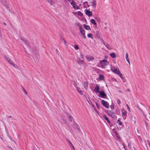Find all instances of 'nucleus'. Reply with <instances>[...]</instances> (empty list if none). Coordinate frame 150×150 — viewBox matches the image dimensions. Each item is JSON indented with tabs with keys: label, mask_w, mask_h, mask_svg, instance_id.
Returning a JSON list of instances; mask_svg holds the SVG:
<instances>
[{
	"label": "nucleus",
	"mask_w": 150,
	"mask_h": 150,
	"mask_svg": "<svg viewBox=\"0 0 150 150\" xmlns=\"http://www.w3.org/2000/svg\"><path fill=\"white\" fill-rule=\"evenodd\" d=\"M101 103L102 105L107 108H109V105L108 103L105 100H102L101 102Z\"/></svg>",
	"instance_id": "1"
},
{
	"label": "nucleus",
	"mask_w": 150,
	"mask_h": 150,
	"mask_svg": "<svg viewBox=\"0 0 150 150\" xmlns=\"http://www.w3.org/2000/svg\"><path fill=\"white\" fill-rule=\"evenodd\" d=\"M100 64L102 66H106L109 64V63L106 60H103L101 61L100 62Z\"/></svg>",
	"instance_id": "2"
},
{
	"label": "nucleus",
	"mask_w": 150,
	"mask_h": 150,
	"mask_svg": "<svg viewBox=\"0 0 150 150\" xmlns=\"http://www.w3.org/2000/svg\"><path fill=\"white\" fill-rule=\"evenodd\" d=\"M79 30L81 35L83 36L84 39H85L86 37L85 35V30L83 29V28H82L79 29Z\"/></svg>",
	"instance_id": "3"
},
{
	"label": "nucleus",
	"mask_w": 150,
	"mask_h": 150,
	"mask_svg": "<svg viewBox=\"0 0 150 150\" xmlns=\"http://www.w3.org/2000/svg\"><path fill=\"white\" fill-rule=\"evenodd\" d=\"M99 93L100 95V97L103 98H105L107 96L106 94L103 91H100L99 92Z\"/></svg>",
	"instance_id": "4"
},
{
	"label": "nucleus",
	"mask_w": 150,
	"mask_h": 150,
	"mask_svg": "<svg viewBox=\"0 0 150 150\" xmlns=\"http://www.w3.org/2000/svg\"><path fill=\"white\" fill-rule=\"evenodd\" d=\"M90 4L93 6L95 8L96 5V0H92L90 2Z\"/></svg>",
	"instance_id": "5"
},
{
	"label": "nucleus",
	"mask_w": 150,
	"mask_h": 150,
	"mask_svg": "<svg viewBox=\"0 0 150 150\" xmlns=\"http://www.w3.org/2000/svg\"><path fill=\"white\" fill-rule=\"evenodd\" d=\"M86 58L88 61H92L94 59V58L93 56L90 55L86 56Z\"/></svg>",
	"instance_id": "6"
},
{
	"label": "nucleus",
	"mask_w": 150,
	"mask_h": 150,
	"mask_svg": "<svg viewBox=\"0 0 150 150\" xmlns=\"http://www.w3.org/2000/svg\"><path fill=\"white\" fill-rule=\"evenodd\" d=\"M122 116L123 117L124 119H125L126 117V115L127 114L126 111L124 109H122Z\"/></svg>",
	"instance_id": "7"
},
{
	"label": "nucleus",
	"mask_w": 150,
	"mask_h": 150,
	"mask_svg": "<svg viewBox=\"0 0 150 150\" xmlns=\"http://www.w3.org/2000/svg\"><path fill=\"white\" fill-rule=\"evenodd\" d=\"M77 62L79 64H81L83 63L85 64V63L84 62L83 60H81L79 57L77 58Z\"/></svg>",
	"instance_id": "8"
},
{
	"label": "nucleus",
	"mask_w": 150,
	"mask_h": 150,
	"mask_svg": "<svg viewBox=\"0 0 150 150\" xmlns=\"http://www.w3.org/2000/svg\"><path fill=\"white\" fill-rule=\"evenodd\" d=\"M85 11L86 14L88 15L89 16H92V12L86 9L85 10Z\"/></svg>",
	"instance_id": "9"
},
{
	"label": "nucleus",
	"mask_w": 150,
	"mask_h": 150,
	"mask_svg": "<svg viewBox=\"0 0 150 150\" xmlns=\"http://www.w3.org/2000/svg\"><path fill=\"white\" fill-rule=\"evenodd\" d=\"M21 40H22V41L25 43L26 45H29V43L27 42V41H26L25 40L24 38H21Z\"/></svg>",
	"instance_id": "10"
},
{
	"label": "nucleus",
	"mask_w": 150,
	"mask_h": 150,
	"mask_svg": "<svg viewBox=\"0 0 150 150\" xmlns=\"http://www.w3.org/2000/svg\"><path fill=\"white\" fill-rule=\"evenodd\" d=\"M67 140L68 141V143L70 146H72V147L73 148V150H76L74 148V146L71 143V142L67 139Z\"/></svg>",
	"instance_id": "11"
},
{
	"label": "nucleus",
	"mask_w": 150,
	"mask_h": 150,
	"mask_svg": "<svg viewBox=\"0 0 150 150\" xmlns=\"http://www.w3.org/2000/svg\"><path fill=\"white\" fill-rule=\"evenodd\" d=\"M103 117L104 119L105 120H106L108 123H109V124L110 123V121L109 120H108V118L106 116V115H103Z\"/></svg>",
	"instance_id": "12"
},
{
	"label": "nucleus",
	"mask_w": 150,
	"mask_h": 150,
	"mask_svg": "<svg viewBox=\"0 0 150 150\" xmlns=\"http://www.w3.org/2000/svg\"><path fill=\"white\" fill-rule=\"evenodd\" d=\"M83 27L85 29L88 30H89L91 29V28L90 26L89 25H86V24L83 25Z\"/></svg>",
	"instance_id": "13"
},
{
	"label": "nucleus",
	"mask_w": 150,
	"mask_h": 150,
	"mask_svg": "<svg viewBox=\"0 0 150 150\" xmlns=\"http://www.w3.org/2000/svg\"><path fill=\"white\" fill-rule=\"evenodd\" d=\"M120 72V71L119 69L117 68L116 69L115 71L113 72V73L117 75Z\"/></svg>",
	"instance_id": "14"
},
{
	"label": "nucleus",
	"mask_w": 150,
	"mask_h": 150,
	"mask_svg": "<svg viewBox=\"0 0 150 150\" xmlns=\"http://www.w3.org/2000/svg\"><path fill=\"white\" fill-rule=\"evenodd\" d=\"M103 44L109 50H111L112 49L111 47L108 44H105L104 42H103Z\"/></svg>",
	"instance_id": "15"
},
{
	"label": "nucleus",
	"mask_w": 150,
	"mask_h": 150,
	"mask_svg": "<svg viewBox=\"0 0 150 150\" xmlns=\"http://www.w3.org/2000/svg\"><path fill=\"white\" fill-rule=\"evenodd\" d=\"M94 91L96 92H99V86H97L96 87Z\"/></svg>",
	"instance_id": "16"
},
{
	"label": "nucleus",
	"mask_w": 150,
	"mask_h": 150,
	"mask_svg": "<svg viewBox=\"0 0 150 150\" xmlns=\"http://www.w3.org/2000/svg\"><path fill=\"white\" fill-rule=\"evenodd\" d=\"M47 1L51 5H53L54 4V3L53 1V0H47Z\"/></svg>",
	"instance_id": "17"
},
{
	"label": "nucleus",
	"mask_w": 150,
	"mask_h": 150,
	"mask_svg": "<svg viewBox=\"0 0 150 150\" xmlns=\"http://www.w3.org/2000/svg\"><path fill=\"white\" fill-rule=\"evenodd\" d=\"M88 86V83L86 82H84L83 83V86L86 89L87 88Z\"/></svg>",
	"instance_id": "18"
},
{
	"label": "nucleus",
	"mask_w": 150,
	"mask_h": 150,
	"mask_svg": "<svg viewBox=\"0 0 150 150\" xmlns=\"http://www.w3.org/2000/svg\"><path fill=\"white\" fill-rule=\"evenodd\" d=\"M119 76L120 77V78L122 79H124V77L122 76V73L120 72L118 74Z\"/></svg>",
	"instance_id": "19"
},
{
	"label": "nucleus",
	"mask_w": 150,
	"mask_h": 150,
	"mask_svg": "<svg viewBox=\"0 0 150 150\" xmlns=\"http://www.w3.org/2000/svg\"><path fill=\"white\" fill-rule=\"evenodd\" d=\"M110 56L113 58H115L116 57V56L114 53H112L110 54Z\"/></svg>",
	"instance_id": "20"
},
{
	"label": "nucleus",
	"mask_w": 150,
	"mask_h": 150,
	"mask_svg": "<svg viewBox=\"0 0 150 150\" xmlns=\"http://www.w3.org/2000/svg\"><path fill=\"white\" fill-rule=\"evenodd\" d=\"M90 21L91 23H92L94 25H96V23L94 19H91Z\"/></svg>",
	"instance_id": "21"
},
{
	"label": "nucleus",
	"mask_w": 150,
	"mask_h": 150,
	"mask_svg": "<svg viewBox=\"0 0 150 150\" xmlns=\"http://www.w3.org/2000/svg\"><path fill=\"white\" fill-rule=\"evenodd\" d=\"M76 25L79 27V29L82 28V26L79 23H76Z\"/></svg>",
	"instance_id": "22"
},
{
	"label": "nucleus",
	"mask_w": 150,
	"mask_h": 150,
	"mask_svg": "<svg viewBox=\"0 0 150 150\" xmlns=\"http://www.w3.org/2000/svg\"><path fill=\"white\" fill-rule=\"evenodd\" d=\"M71 5H72V6H73V7L74 8L75 7V6H74L75 5V1H72L71 2Z\"/></svg>",
	"instance_id": "23"
},
{
	"label": "nucleus",
	"mask_w": 150,
	"mask_h": 150,
	"mask_svg": "<svg viewBox=\"0 0 150 150\" xmlns=\"http://www.w3.org/2000/svg\"><path fill=\"white\" fill-rule=\"evenodd\" d=\"M126 59L127 61H128V60H129V55L127 53H126Z\"/></svg>",
	"instance_id": "24"
},
{
	"label": "nucleus",
	"mask_w": 150,
	"mask_h": 150,
	"mask_svg": "<svg viewBox=\"0 0 150 150\" xmlns=\"http://www.w3.org/2000/svg\"><path fill=\"white\" fill-rule=\"evenodd\" d=\"M108 112H109L108 113V115L110 116H112V115L114 114L113 112L109 110Z\"/></svg>",
	"instance_id": "25"
},
{
	"label": "nucleus",
	"mask_w": 150,
	"mask_h": 150,
	"mask_svg": "<svg viewBox=\"0 0 150 150\" xmlns=\"http://www.w3.org/2000/svg\"><path fill=\"white\" fill-rule=\"evenodd\" d=\"M88 37V38H91V39L93 38L92 35L91 33H89L87 35Z\"/></svg>",
	"instance_id": "26"
},
{
	"label": "nucleus",
	"mask_w": 150,
	"mask_h": 150,
	"mask_svg": "<svg viewBox=\"0 0 150 150\" xmlns=\"http://www.w3.org/2000/svg\"><path fill=\"white\" fill-rule=\"evenodd\" d=\"M104 76L102 75H99V79L100 80H102L104 79Z\"/></svg>",
	"instance_id": "27"
},
{
	"label": "nucleus",
	"mask_w": 150,
	"mask_h": 150,
	"mask_svg": "<svg viewBox=\"0 0 150 150\" xmlns=\"http://www.w3.org/2000/svg\"><path fill=\"white\" fill-rule=\"evenodd\" d=\"M117 122L120 125H122V123L120 121V120L119 119L118 120H117Z\"/></svg>",
	"instance_id": "28"
},
{
	"label": "nucleus",
	"mask_w": 150,
	"mask_h": 150,
	"mask_svg": "<svg viewBox=\"0 0 150 150\" xmlns=\"http://www.w3.org/2000/svg\"><path fill=\"white\" fill-rule=\"evenodd\" d=\"M117 68H115L114 67H112L111 68V70L112 72L114 71Z\"/></svg>",
	"instance_id": "29"
},
{
	"label": "nucleus",
	"mask_w": 150,
	"mask_h": 150,
	"mask_svg": "<svg viewBox=\"0 0 150 150\" xmlns=\"http://www.w3.org/2000/svg\"><path fill=\"white\" fill-rule=\"evenodd\" d=\"M132 121L133 122V123H136L135 119V117H132Z\"/></svg>",
	"instance_id": "30"
},
{
	"label": "nucleus",
	"mask_w": 150,
	"mask_h": 150,
	"mask_svg": "<svg viewBox=\"0 0 150 150\" xmlns=\"http://www.w3.org/2000/svg\"><path fill=\"white\" fill-rule=\"evenodd\" d=\"M77 14L78 15H80V16H82L83 15V14L81 13V12L79 11H78Z\"/></svg>",
	"instance_id": "31"
},
{
	"label": "nucleus",
	"mask_w": 150,
	"mask_h": 150,
	"mask_svg": "<svg viewBox=\"0 0 150 150\" xmlns=\"http://www.w3.org/2000/svg\"><path fill=\"white\" fill-rule=\"evenodd\" d=\"M68 118L69 119V120L71 121V122L72 121V119H71V116L69 115L68 116Z\"/></svg>",
	"instance_id": "32"
},
{
	"label": "nucleus",
	"mask_w": 150,
	"mask_h": 150,
	"mask_svg": "<svg viewBox=\"0 0 150 150\" xmlns=\"http://www.w3.org/2000/svg\"><path fill=\"white\" fill-rule=\"evenodd\" d=\"M74 48H75V49L77 50V49H78L79 47L77 45H75L74 46Z\"/></svg>",
	"instance_id": "33"
},
{
	"label": "nucleus",
	"mask_w": 150,
	"mask_h": 150,
	"mask_svg": "<svg viewBox=\"0 0 150 150\" xmlns=\"http://www.w3.org/2000/svg\"><path fill=\"white\" fill-rule=\"evenodd\" d=\"M77 90H78V92L79 93L81 94V95H82L83 94V92L81 90H79L77 88Z\"/></svg>",
	"instance_id": "34"
},
{
	"label": "nucleus",
	"mask_w": 150,
	"mask_h": 150,
	"mask_svg": "<svg viewBox=\"0 0 150 150\" xmlns=\"http://www.w3.org/2000/svg\"><path fill=\"white\" fill-rule=\"evenodd\" d=\"M6 59L8 61V63L11 64V63H12V61L11 60L8 59L7 58Z\"/></svg>",
	"instance_id": "35"
},
{
	"label": "nucleus",
	"mask_w": 150,
	"mask_h": 150,
	"mask_svg": "<svg viewBox=\"0 0 150 150\" xmlns=\"http://www.w3.org/2000/svg\"><path fill=\"white\" fill-rule=\"evenodd\" d=\"M110 108L112 110H113L114 108V105H111L110 106Z\"/></svg>",
	"instance_id": "36"
},
{
	"label": "nucleus",
	"mask_w": 150,
	"mask_h": 150,
	"mask_svg": "<svg viewBox=\"0 0 150 150\" xmlns=\"http://www.w3.org/2000/svg\"><path fill=\"white\" fill-rule=\"evenodd\" d=\"M11 65H12L15 68H16V67H17L13 63H11Z\"/></svg>",
	"instance_id": "37"
},
{
	"label": "nucleus",
	"mask_w": 150,
	"mask_h": 150,
	"mask_svg": "<svg viewBox=\"0 0 150 150\" xmlns=\"http://www.w3.org/2000/svg\"><path fill=\"white\" fill-rule=\"evenodd\" d=\"M95 18L98 21L100 22V19L98 17H96Z\"/></svg>",
	"instance_id": "38"
},
{
	"label": "nucleus",
	"mask_w": 150,
	"mask_h": 150,
	"mask_svg": "<svg viewBox=\"0 0 150 150\" xmlns=\"http://www.w3.org/2000/svg\"><path fill=\"white\" fill-rule=\"evenodd\" d=\"M117 104L118 105H120V104L121 103V101H120V100L119 99H117Z\"/></svg>",
	"instance_id": "39"
},
{
	"label": "nucleus",
	"mask_w": 150,
	"mask_h": 150,
	"mask_svg": "<svg viewBox=\"0 0 150 150\" xmlns=\"http://www.w3.org/2000/svg\"><path fill=\"white\" fill-rule=\"evenodd\" d=\"M96 104L97 107V108H98V109H99L100 108V107L98 105V104L97 103H96Z\"/></svg>",
	"instance_id": "40"
},
{
	"label": "nucleus",
	"mask_w": 150,
	"mask_h": 150,
	"mask_svg": "<svg viewBox=\"0 0 150 150\" xmlns=\"http://www.w3.org/2000/svg\"><path fill=\"white\" fill-rule=\"evenodd\" d=\"M122 145L124 147V149H125V150H127V149L125 148V144H122Z\"/></svg>",
	"instance_id": "41"
},
{
	"label": "nucleus",
	"mask_w": 150,
	"mask_h": 150,
	"mask_svg": "<svg viewBox=\"0 0 150 150\" xmlns=\"http://www.w3.org/2000/svg\"><path fill=\"white\" fill-rule=\"evenodd\" d=\"M126 105H127V109L129 110V111L130 110V109H129V106L127 104Z\"/></svg>",
	"instance_id": "42"
},
{
	"label": "nucleus",
	"mask_w": 150,
	"mask_h": 150,
	"mask_svg": "<svg viewBox=\"0 0 150 150\" xmlns=\"http://www.w3.org/2000/svg\"><path fill=\"white\" fill-rule=\"evenodd\" d=\"M128 146L129 147V148H130L131 147V145H130V144L128 143Z\"/></svg>",
	"instance_id": "43"
},
{
	"label": "nucleus",
	"mask_w": 150,
	"mask_h": 150,
	"mask_svg": "<svg viewBox=\"0 0 150 150\" xmlns=\"http://www.w3.org/2000/svg\"><path fill=\"white\" fill-rule=\"evenodd\" d=\"M148 117H149L148 118H146V119L148 120H150V116H149Z\"/></svg>",
	"instance_id": "44"
},
{
	"label": "nucleus",
	"mask_w": 150,
	"mask_h": 150,
	"mask_svg": "<svg viewBox=\"0 0 150 150\" xmlns=\"http://www.w3.org/2000/svg\"><path fill=\"white\" fill-rule=\"evenodd\" d=\"M24 89V92L26 94H27V92H26V91L25 90V89L24 88H23Z\"/></svg>",
	"instance_id": "45"
},
{
	"label": "nucleus",
	"mask_w": 150,
	"mask_h": 150,
	"mask_svg": "<svg viewBox=\"0 0 150 150\" xmlns=\"http://www.w3.org/2000/svg\"><path fill=\"white\" fill-rule=\"evenodd\" d=\"M81 57L82 59H83V56L82 55H81Z\"/></svg>",
	"instance_id": "46"
},
{
	"label": "nucleus",
	"mask_w": 150,
	"mask_h": 150,
	"mask_svg": "<svg viewBox=\"0 0 150 150\" xmlns=\"http://www.w3.org/2000/svg\"><path fill=\"white\" fill-rule=\"evenodd\" d=\"M127 62L129 64V65H130V62H129V60H128V61H127Z\"/></svg>",
	"instance_id": "47"
},
{
	"label": "nucleus",
	"mask_w": 150,
	"mask_h": 150,
	"mask_svg": "<svg viewBox=\"0 0 150 150\" xmlns=\"http://www.w3.org/2000/svg\"><path fill=\"white\" fill-rule=\"evenodd\" d=\"M127 91H130V90H129V89L128 88V89H127Z\"/></svg>",
	"instance_id": "48"
},
{
	"label": "nucleus",
	"mask_w": 150,
	"mask_h": 150,
	"mask_svg": "<svg viewBox=\"0 0 150 150\" xmlns=\"http://www.w3.org/2000/svg\"><path fill=\"white\" fill-rule=\"evenodd\" d=\"M9 149H11L12 150H13V149H12V148L11 147H9Z\"/></svg>",
	"instance_id": "49"
},
{
	"label": "nucleus",
	"mask_w": 150,
	"mask_h": 150,
	"mask_svg": "<svg viewBox=\"0 0 150 150\" xmlns=\"http://www.w3.org/2000/svg\"><path fill=\"white\" fill-rule=\"evenodd\" d=\"M64 40V42L65 44L66 43V42H65V41Z\"/></svg>",
	"instance_id": "50"
},
{
	"label": "nucleus",
	"mask_w": 150,
	"mask_h": 150,
	"mask_svg": "<svg viewBox=\"0 0 150 150\" xmlns=\"http://www.w3.org/2000/svg\"><path fill=\"white\" fill-rule=\"evenodd\" d=\"M141 111L142 112V113L143 114V111H142V110H141Z\"/></svg>",
	"instance_id": "51"
},
{
	"label": "nucleus",
	"mask_w": 150,
	"mask_h": 150,
	"mask_svg": "<svg viewBox=\"0 0 150 150\" xmlns=\"http://www.w3.org/2000/svg\"><path fill=\"white\" fill-rule=\"evenodd\" d=\"M4 24L5 25H6V24L5 23H4Z\"/></svg>",
	"instance_id": "52"
},
{
	"label": "nucleus",
	"mask_w": 150,
	"mask_h": 150,
	"mask_svg": "<svg viewBox=\"0 0 150 150\" xmlns=\"http://www.w3.org/2000/svg\"><path fill=\"white\" fill-rule=\"evenodd\" d=\"M4 5H5V3H4Z\"/></svg>",
	"instance_id": "53"
},
{
	"label": "nucleus",
	"mask_w": 150,
	"mask_h": 150,
	"mask_svg": "<svg viewBox=\"0 0 150 150\" xmlns=\"http://www.w3.org/2000/svg\"><path fill=\"white\" fill-rule=\"evenodd\" d=\"M0 137H1V136H0Z\"/></svg>",
	"instance_id": "54"
}]
</instances>
